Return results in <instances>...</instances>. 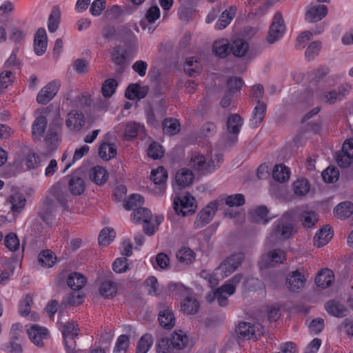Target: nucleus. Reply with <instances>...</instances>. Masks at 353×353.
<instances>
[{
	"label": "nucleus",
	"instance_id": "nucleus-1",
	"mask_svg": "<svg viewBox=\"0 0 353 353\" xmlns=\"http://www.w3.org/2000/svg\"><path fill=\"white\" fill-rule=\"evenodd\" d=\"M241 279L242 274H235L214 292L213 298L211 297V295H208V300L212 301L214 299L220 306L224 307L227 305L228 298L234 294L236 288L239 284Z\"/></svg>",
	"mask_w": 353,
	"mask_h": 353
},
{
	"label": "nucleus",
	"instance_id": "nucleus-2",
	"mask_svg": "<svg viewBox=\"0 0 353 353\" xmlns=\"http://www.w3.org/2000/svg\"><path fill=\"white\" fill-rule=\"evenodd\" d=\"M294 230L292 217L290 214L285 213L274 225L271 234L272 241L284 240L290 238Z\"/></svg>",
	"mask_w": 353,
	"mask_h": 353
},
{
	"label": "nucleus",
	"instance_id": "nucleus-3",
	"mask_svg": "<svg viewBox=\"0 0 353 353\" xmlns=\"http://www.w3.org/2000/svg\"><path fill=\"white\" fill-rule=\"evenodd\" d=\"M243 258L242 253L232 254L215 270V275L221 279L228 276L241 265Z\"/></svg>",
	"mask_w": 353,
	"mask_h": 353
},
{
	"label": "nucleus",
	"instance_id": "nucleus-4",
	"mask_svg": "<svg viewBox=\"0 0 353 353\" xmlns=\"http://www.w3.org/2000/svg\"><path fill=\"white\" fill-rule=\"evenodd\" d=\"M221 159L220 156H216L215 159L206 162L203 155L196 152L192 154L191 157L190 165L200 173H211L219 166L218 163Z\"/></svg>",
	"mask_w": 353,
	"mask_h": 353
},
{
	"label": "nucleus",
	"instance_id": "nucleus-5",
	"mask_svg": "<svg viewBox=\"0 0 353 353\" xmlns=\"http://www.w3.org/2000/svg\"><path fill=\"white\" fill-rule=\"evenodd\" d=\"M174 209L179 215L185 216L195 212L197 205L195 198L190 194L174 199Z\"/></svg>",
	"mask_w": 353,
	"mask_h": 353
},
{
	"label": "nucleus",
	"instance_id": "nucleus-6",
	"mask_svg": "<svg viewBox=\"0 0 353 353\" xmlns=\"http://www.w3.org/2000/svg\"><path fill=\"white\" fill-rule=\"evenodd\" d=\"M285 32V25L283 16L280 12L275 13L272 23L270 27L268 34L267 35V41L273 44L279 40Z\"/></svg>",
	"mask_w": 353,
	"mask_h": 353
},
{
	"label": "nucleus",
	"instance_id": "nucleus-7",
	"mask_svg": "<svg viewBox=\"0 0 353 353\" xmlns=\"http://www.w3.org/2000/svg\"><path fill=\"white\" fill-rule=\"evenodd\" d=\"M219 200L210 202L199 212L194 223L196 229L203 228L212 221L219 208Z\"/></svg>",
	"mask_w": 353,
	"mask_h": 353
},
{
	"label": "nucleus",
	"instance_id": "nucleus-8",
	"mask_svg": "<svg viewBox=\"0 0 353 353\" xmlns=\"http://www.w3.org/2000/svg\"><path fill=\"white\" fill-rule=\"evenodd\" d=\"M79 328L75 322H67L62 327V334L68 353H74V339L79 336Z\"/></svg>",
	"mask_w": 353,
	"mask_h": 353
},
{
	"label": "nucleus",
	"instance_id": "nucleus-9",
	"mask_svg": "<svg viewBox=\"0 0 353 353\" xmlns=\"http://www.w3.org/2000/svg\"><path fill=\"white\" fill-rule=\"evenodd\" d=\"M51 200L56 201L64 210H68V202L71 196L68 193L65 186L61 183L54 184L49 191Z\"/></svg>",
	"mask_w": 353,
	"mask_h": 353
},
{
	"label": "nucleus",
	"instance_id": "nucleus-10",
	"mask_svg": "<svg viewBox=\"0 0 353 353\" xmlns=\"http://www.w3.org/2000/svg\"><path fill=\"white\" fill-rule=\"evenodd\" d=\"M85 123L84 114L79 110L70 111L65 119V125L68 129L73 132H79L81 130Z\"/></svg>",
	"mask_w": 353,
	"mask_h": 353
},
{
	"label": "nucleus",
	"instance_id": "nucleus-11",
	"mask_svg": "<svg viewBox=\"0 0 353 353\" xmlns=\"http://www.w3.org/2000/svg\"><path fill=\"white\" fill-rule=\"evenodd\" d=\"M286 259L285 252L280 249H276L270 252L266 255L261 256L259 265L261 269L270 267L274 263H281Z\"/></svg>",
	"mask_w": 353,
	"mask_h": 353
},
{
	"label": "nucleus",
	"instance_id": "nucleus-12",
	"mask_svg": "<svg viewBox=\"0 0 353 353\" xmlns=\"http://www.w3.org/2000/svg\"><path fill=\"white\" fill-rule=\"evenodd\" d=\"M226 125L228 131L234 135L228 142V144L232 145L238 140L237 135L243 125V119L238 114H232L228 117Z\"/></svg>",
	"mask_w": 353,
	"mask_h": 353
},
{
	"label": "nucleus",
	"instance_id": "nucleus-13",
	"mask_svg": "<svg viewBox=\"0 0 353 353\" xmlns=\"http://www.w3.org/2000/svg\"><path fill=\"white\" fill-rule=\"evenodd\" d=\"M286 283L291 292H297L305 286V278L298 270L293 271L287 276Z\"/></svg>",
	"mask_w": 353,
	"mask_h": 353
},
{
	"label": "nucleus",
	"instance_id": "nucleus-14",
	"mask_svg": "<svg viewBox=\"0 0 353 353\" xmlns=\"http://www.w3.org/2000/svg\"><path fill=\"white\" fill-rule=\"evenodd\" d=\"M29 339L37 346H43V341L48 337V331L46 328L33 325L27 331Z\"/></svg>",
	"mask_w": 353,
	"mask_h": 353
},
{
	"label": "nucleus",
	"instance_id": "nucleus-15",
	"mask_svg": "<svg viewBox=\"0 0 353 353\" xmlns=\"http://www.w3.org/2000/svg\"><path fill=\"white\" fill-rule=\"evenodd\" d=\"M48 37L44 28H39L35 34L34 40V50L37 55H43L47 49Z\"/></svg>",
	"mask_w": 353,
	"mask_h": 353
},
{
	"label": "nucleus",
	"instance_id": "nucleus-16",
	"mask_svg": "<svg viewBox=\"0 0 353 353\" xmlns=\"http://www.w3.org/2000/svg\"><path fill=\"white\" fill-rule=\"evenodd\" d=\"M260 325H253L248 322H241L236 327L235 331L238 337L241 339H250L256 332L259 331Z\"/></svg>",
	"mask_w": 353,
	"mask_h": 353
},
{
	"label": "nucleus",
	"instance_id": "nucleus-17",
	"mask_svg": "<svg viewBox=\"0 0 353 353\" xmlns=\"http://www.w3.org/2000/svg\"><path fill=\"white\" fill-rule=\"evenodd\" d=\"M327 14V8L325 5L311 6L305 14V20L309 22H316L324 18Z\"/></svg>",
	"mask_w": 353,
	"mask_h": 353
},
{
	"label": "nucleus",
	"instance_id": "nucleus-18",
	"mask_svg": "<svg viewBox=\"0 0 353 353\" xmlns=\"http://www.w3.org/2000/svg\"><path fill=\"white\" fill-rule=\"evenodd\" d=\"M194 179V174L192 172L187 168H183L179 170L175 175V183L174 185V190H176V185L181 188H185L190 185Z\"/></svg>",
	"mask_w": 353,
	"mask_h": 353
},
{
	"label": "nucleus",
	"instance_id": "nucleus-19",
	"mask_svg": "<svg viewBox=\"0 0 353 353\" xmlns=\"http://www.w3.org/2000/svg\"><path fill=\"white\" fill-rule=\"evenodd\" d=\"M236 12V6H230L229 8L223 11L214 25L215 29L217 30H221L225 28L235 17Z\"/></svg>",
	"mask_w": 353,
	"mask_h": 353
},
{
	"label": "nucleus",
	"instance_id": "nucleus-20",
	"mask_svg": "<svg viewBox=\"0 0 353 353\" xmlns=\"http://www.w3.org/2000/svg\"><path fill=\"white\" fill-rule=\"evenodd\" d=\"M212 52L219 59L226 58L230 52V43L226 39L216 40L212 46Z\"/></svg>",
	"mask_w": 353,
	"mask_h": 353
},
{
	"label": "nucleus",
	"instance_id": "nucleus-21",
	"mask_svg": "<svg viewBox=\"0 0 353 353\" xmlns=\"http://www.w3.org/2000/svg\"><path fill=\"white\" fill-rule=\"evenodd\" d=\"M333 231L325 225L319 230L314 237V245L318 248L325 245L332 238Z\"/></svg>",
	"mask_w": 353,
	"mask_h": 353
},
{
	"label": "nucleus",
	"instance_id": "nucleus-22",
	"mask_svg": "<svg viewBox=\"0 0 353 353\" xmlns=\"http://www.w3.org/2000/svg\"><path fill=\"white\" fill-rule=\"evenodd\" d=\"M48 120L45 116L37 117L32 125V134L34 139H40L47 128Z\"/></svg>",
	"mask_w": 353,
	"mask_h": 353
},
{
	"label": "nucleus",
	"instance_id": "nucleus-23",
	"mask_svg": "<svg viewBox=\"0 0 353 353\" xmlns=\"http://www.w3.org/2000/svg\"><path fill=\"white\" fill-rule=\"evenodd\" d=\"M158 319L160 325L167 329L173 327L175 323L174 315L168 307L163 306L159 311Z\"/></svg>",
	"mask_w": 353,
	"mask_h": 353
},
{
	"label": "nucleus",
	"instance_id": "nucleus-24",
	"mask_svg": "<svg viewBox=\"0 0 353 353\" xmlns=\"http://www.w3.org/2000/svg\"><path fill=\"white\" fill-rule=\"evenodd\" d=\"M203 68L202 63L199 58L189 57L184 64V71L190 77H194L199 74Z\"/></svg>",
	"mask_w": 353,
	"mask_h": 353
},
{
	"label": "nucleus",
	"instance_id": "nucleus-25",
	"mask_svg": "<svg viewBox=\"0 0 353 353\" xmlns=\"http://www.w3.org/2000/svg\"><path fill=\"white\" fill-rule=\"evenodd\" d=\"M266 104L265 102H259L252 112V119L250 121V125L252 128L258 127L263 121L266 113Z\"/></svg>",
	"mask_w": 353,
	"mask_h": 353
},
{
	"label": "nucleus",
	"instance_id": "nucleus-26",
	"mask_svg": "<svg viewBox=\"0 0 353 353\" xmlns=\"http://www.w3.org/2000/svg\"><path fill=\"white\" fill-rule=\"evenodd\" d=\"M8 202L11 204V211L14 213H20L26 205V199L23 194L15 192L10 195Z\"/></svg>",
	"mask_w": 353,
	"mask_h": 353
},
{
	"label": "nucleus",
	"instance_id": "nucleus-27",
	"mask_svg": "<svg viewBox=\"0 0 353 353\" xmlns=\"http://www.w3.org/2000/svg\"><path fill=\"white\" fill-rule=\"evenodd\" d=\"M334 279V275L332 270L325 269L319 272L315 278V282L319 287L327 288L330 286Z\"/></svg>",
	"mask_w": 353,
	"mask_h": 353
},
{
	"label": "nucleus",
	"instance_id": "nucleus-28",
	"mask_svg": "<svg viewBox=\"0 0 353 353\" xmlns=\"http://www.w3.org/2000/svg\"><path fill=\"white\" fill-rule=\"evenodd\" d=\"M325 310L332 316L336 317H343L346 316V309L340 303L332 300L329 301L325 305Z\"/></svg>",
	"mask_w": 353,
	"mask_h": 353
},
{
	"label": "nucleus",
	"instance_id": "nucleus-29",
	"mask_svg": "<svg viewBox=\"0 0 353 353\" xmlns=\"http://www.w3.org/2000/svg\"><path fill=\"white\" fill-rule=\"evenodd\" d=\"M168 179V173L163 166H159L157 169L151 171V179L157 185H160V192H163L165 189L164 183Z\"/></svg>",
	"mask_w": 353,
	"mask_h": 353
},
{
	"label": "nucleus",
	"instance_id": "nucleus-30",
	"mask_svg": "<svg viewBox=\"0 0 353 353\" xmlns=\"http://www.w3.org/2000/svg\"><path fill=\"white\" fill-rule=\"evenodd\" d=\"M86 283L85 276L78 272L71 273L67 279L68 285L73 290H81Z\"/></svg>",
	"mask_w": 353,
	"mask_h": 353
},
{
	"label": "nucleus",
	"instance_id": "nucleus-31",
	"mask_svg": "<svg viewBox=\"0 0 353 353\" xmlns=\"http://www.w3.org/2000/svg\"><path fill=\"white\" fill-rule=\"evenodd\" d=\"M230 52L237 57H243L248 50V43L242 39H234L230 44Z\"/></svg>",
	"mask_w": 353,
	"mask_h": 353
},
{
	"label": "nucleus",
	"instance_id": "nucleus-32",
	"mask_svg": "<svg viewBox=\"0 0 353 353\" xmlns=\"http://www.w3.org/2000/svg\"><path fill=\"white\" fill-rule=\"evenodd\" d=\"M334 213L341 219L350 217L353 214V203L349 201L340 203L335 207Z\"/></svg>",
	"mask_w": 353,
	"mask_h": 353
},
{
	"label": "nucleus",
	"instance_id": "nucleus-33",
	"mask_svg": "<svg viewBox=\"0 0 353 353\" xmlns=\"http://www.w3.org/2000/svg\"><path fill=\"white\" fill-rule=\"evenodd\" d=\"M170 341L172 347H174L175 350H179L186 347L188 343V337L183 331L179 330L172 334Z\"/></svg>",
	"mask_w": 353,
	"mask_h": 353
},
{
	"label": "nucleus",
	"instance_id": "nucleus-34",
	"mask_svg": "<svg viewBox=\"0 0 353 353\" xmlns=\"http://www.w3.org/2000/svg\"><path fill=\"white\" fill-rule=\"evenodd\" d=\"M90 178L97 185H102L108 179V172L106 170L101 166L92 168L90 172Z\"/></svg>",
	"mask_w": 353,
	"mask_h": 353
},
{
	"label": "nucleus",
	"instance_id": "nucleus-35",
	"mask_svg": "<svg viewBox=\"0 0 353 353\" xmlns=\"http://www.w3.org/2000/svg\"><path fill=\"white\" fill-rule=\"evenodd\" d=\"M144 130V126L139 123L129 122L126 123L124 132L125 139L130 141L135 138L139 133Z\"/></svg>",
	"mask_w": 353,
	"mask_h": 353
},
{
	"label": "nucleus",
	"instance_id": "nucleus-36",
	"mask_svg": "<svg viewBox=\"0 0 353 353\" xmlns=\"http://www.w3.org/2000/svg\"><path fill=\"white\" fill-rule=\"evenodd\" d=\"M151 218V212L145 208H137L132 214V221L137 223H148Z\"/></svg>",
	"mask_w": 353,
	"mask_h": 353
},
{
	"label": "nucleus",
	"instance_id": "nucleus-37",
	"mask_svg": "<svg viewBox=\"0 0 353 353\" xmlns=\"http://www.w3.org/2000/svg\"><path fill=\"white\" fill-rule=\"evenodd\" d=\"M163 130L169 136L176 134L180 131V123L176 119H165L162 123Z\"/></svg>",
	"mask_w": 353,
	"mask_h": 353
},
{
	"label": "nucleus",
	"instance_id": "nucleus-38",
	"mask_svg": "<svg viewBox=\"0 0 353 353\" xmlns=\"http://www.w3.org/2000/svg\"><path fill=\"white\" fill-rule=\"evenodd\" d=\"M99 154L101 158L108 161L117 155L115 145L110 143H102L99 149Z\"/></svg>",
	"mask_w": 353,
	"mask_h": 353
},
{
	"label": "nucleus",
	"instance_id": "nucleus-39",
	"mask_svg": "<svg viewBox=\"0 0 353 353\" xmlns=\"http://www.w3.org/2000/svg\"><path fill=\"white\" fill-rule=\"evenodd\" d=\"M117 291V284L109 280L103 281L99 287V292L105 298H110L115 296Z\"/></svg>",
	"mask_w": 353,
	"mask_h": 353
},
{
	"label": "nucleus",
	"instance_id": "nucleus-40",
	"mask_svg": "<svg viewBox=\"0 0 353 353\" xmlns=\"http://www.w3.org/2000/svg\"><path fill=\"white\" fill-rule=\"evenodd\" d=\"M125 50L128 54H134L138 51L139 42L137 37L130 31L123 39Z\"/></svg>",
	"mask_w": 353,
	"mask_h": 353
},
{
	"label": "nucleus",
	"instance_id": "nucleus-41",
	"mask_svg": "<svg viewBox=\"0 0 353 353\" xmlns=\"http://www.w3.org/2000/svg\"><path fill=\"white\" fill-rule=\"evenodd\" d=\"M56 260L57 257L54 254L49 250H43L38 256L39 263L45 268L52 267L55 264Z\"/></svg>",
	"mask_w": 353,
	"mask_h": 353
},
{
	"label": "nucleus",
	"instance_id": "nucleus-42",
	"mask_svg": "<svg viewBox=\"0 0 353 353\" xmlns=\"http://www.w3.org/2000/svg\"><path fill=\"white\" fill-rule=\"evenodd\" d=\"M128 54L127 50H122L120 46H117L111 52L112 61L117 65H123L126 62Z\"/></svg>",
	"mask_w": 353,
	"mask_h": 353
},
{
	"label": "nucleus",
	"instance_id": "nucleus-43",
	"mask_svg": "<svg viewBox=\"0 0 353 353\" xmlns=\"http://www.w3.org/2000/svg\"><path fill=\"white\" fill-rule=\"evenodd\" d=\"M290 169L282 164L275 165L272 172L273 178L279 182L288 181L290 178Z\"/></svg>",
	"mask_w": 353,
	"mask_h": 353
},
{
	"label": "nucleus",
	"instance_id": "nucleus-44",
	"mask_svg": "<svg viewBox=\"0 0 353 353\" xmlns=\"http://www.w3.org/2000/svg\"><path fill=\"white\" fill-rule=\"evenodd\" d=\"M69 189L72 194L80 195L84 192L85 182L79 176H72L69 181Z\"/></svg>",
	"mask_w": 353,
	"mask_h": 353
},
{
	"label": "nucleus",
	"instance_id": "nucleus-45",
	"mask_svg": "<svg viewBox=\"0 0 353 353\" xmlns=\"http://www.w3.org/2000/svg\"><path fill=\"white\" fill-rule=\"evenodd\" d=\"M183 310L189 314H195L199 308V303L198 301L194 297L187 295V297L181 303Z\"/></svg>",
	"mask_w": 353,
	"mask_h": 353
},
{
	"label": "nucleus",
	"instance_id": "nucleus-46",
	"mask_svg": "<svg viewBox=\"0 0 353 353\" xmlns=\"http://www.w3.org/2000/svg\"><path fill=\"white\" fill-rule=\"evenodd\" d=\"M61 19V12L58 7H54L49 16L48 28L49 32H54L59 27Z\"/></svg>",
	"mask_w": 353,
	"mask_h": 353
},
{
	"label": "nucleus",
	"instance_id": "nucleus-47",
	"mask_svg": "<svg viewBox=\"0 0 353 353\" xmlns=\"http://www.w3.org/2000/svg\"><path fill=\"white\" fill-rule=\"evenodd\" d=\"M116 236L115 231L110 228H103L99 235V243L100 245L106 246L114 240Z\"/></svg>",
	"mask_w": 353,
	"mask_h": 353
},
{
	"label": "nucleus",
	"instance_id": "nucleus-48",
	"mask_svg": "<svg viewBox=\"0 0 353 353\" xmlns=\"http://www.w3.org/2000/svg\"><path fill=\"white\" fill-rule=\"evenodd\" d=\"M178 261L184 264H190L194 260V253L189 248L183 247L176 252Z\"/></svg>",
	"mask_w": 353,
	"mask_h": 353
},
{
	"label": "nucleus",
	"instance_id": "nucleus-49",
	"mask_svg": "<svg viewBox=\"0 0 353 353\" xmlns=\"http://www.w3.org/2000/svg\"><path fill=\"white\" fill-rule=\"evenodd\" d=\"M293 189L295 194L303 196L310 191V185L307 179H299L293 183Z\"/></svg>",
	"mask_w": 353,
	"mask_h": 353
},
{
	"label": "nucleus",
	"instance_id": "nucleus-50",
	"mask_svg": "<svg viewBox=\"0 0 353 353\" xmlns=\"http://www.w3.org/2000/svg\"><path fill=\"white\" fill-rule=\"evenodd\" d=\"M345 93L341 92L339 90H327L324 92L321 97V100L325 103H334L336 101H340L343 99Z\"/></svg>",
	"mask_w": 353,
	"mask_h": 353
},
{
	"label": "nucleus",
	"instance_id": "nucleus-51",
	"mask_svg": "<svg viewBox=\"0 0 353 353\" xmlns=\"http://www.w3.org/2000/svg\"><path fill=\"white\" fill-rule=\"evenodd\" d=\"M15 76L10 69H4L0 73V88H8L12 85Z\"/></svg>",
	"mask_w": 353,
	"mask_h": 353
},
{
	"label": "nucleus",
	"instance_id": "nucleus-52",
	"mask_svg": "<svg viewBox=\"0 0 353 353\" xmlns=\"http://www.w3.org/2000/svg\"><path fill=\"white\" fill-rule=\"evenodd\" d=\"M152 343V336L150 334H144L139 341L137 347V353H147Z\"/></svg>",
	"mask_w": 353,
	"mask_h": 353
},
{
	"label": "nucleus",
	"instance_id": "nucleus-53",
	"mask_svg": "<svg viewBox=\"0 0 353 353\" xmlns=\"http://www.w3.org/2000/svg\"><path fill=\"white\" fill-rule=\"evenodd\" d=\"M268 213V211L265 206H259L252 212V219L255 222L265 224L269 221V219H267Z\"/></svg>",
	"mask_w": 353,
	"mask_h": 353
},
{
	"label": "nucleus",
	"instance_id": "nucleus-54",
	"mask_svg": "<svg viewBox=\"0 0 353 353\" xmlns=\"http://www.w3.org/2000/svg\"><path fill=\"white\" fill-rule=\"evenodd\" d=\"M168 288L169 292L173 295L185 296L190 294V290L182 283H170Z\"/></svg>",
	"mask_w": 353,
	"mask_h": 353
},
{
	"label": "nucleus",
	"instance_id": "nucleus-55",
	"mask_svg": "<svg viewBox=\"0 0 353 353\" xmlns=\"http://www.w3.org/2000/svg\"><path fill=\"white\" fill-rule=\"evenodd\" d=\"M157 353H172L174 347H172L170 339L167 337L161 338L156 345Z\"/></svg>",
	"mask_w": 353,
	"mask_h": 353
},
{
	"label": "nucleus",
	"instance_id": "nucleus-56",
	"mask_svg": "<svg viewBox=\"0 0 353 353\" xmlns=\"http://www.w3.org/2000/svg\"><path fill=\"white\" fill-rule=\"evenodd\" d=\"M129 347V338L125 334L120 335L116 342L114 353H126Z\"/></svg>",
	"mask_w": 353,
	"mask_h": 353
},
{
	"label": "nucleus",
	"instance_id": "nucleus-57",
	"mask_svg": "<svg viewBox=\"0 0 353 353\" xmlns=\"http://www.w3.org/2000/svg\"><path fill=\"white\" fill-rule=\"evenodd\" d=\"M317 215L312 211H305L301 214V221L303 225L305 228H312L317 222Z\"/></svg>",
	"mask_w": 353,
	"mask_h": 353
},
{
	"label": "nucleus",
	"instance_id": "nucleus-58",
	"mask_svg": "<svg viewBox=\"0 0 353 353\" xmlns=\"http://www.w3.org/2000/svg\"><path fill=\"white\" fill-rule=\"evenodd\" d=\"M32 297L28 294L19 303V312L23 316H28L30 313Z\"/></svg>",
	"mask_w": 353,
	"mask_h": 353
},
{
	"label": "nucleus",
	"instance_id": "nucleus-59",
	"mask_svg": "<svg viewBox=\"0 0 353 353\" xmlns=\"http://www.w3.org/2000/svg\"><path fill=\"white\" fill-rule=\"evenodd\" d=\"M339 176V171L336 168L328 167L322 172V177L326 183H334Z\"/></svg>",
	"mask_w": 353,
	"mask_h": 353
},
{
	"label": "nucleus",
	"instance_id": "nucleus-60",
	"mask_svg": "<svg viewBox=\"0 0 353 353\" xmlns=\"http://www.w3.org/2000/svg\"><path fill=\"white\" fill-rule=\"evenodd\" d=\"M321 48V43L319 41H315L310 43L307 48L305 56L307 61H310L314 59L317 56Z\"/></svg>",
	"mask_w": 353,
	"mask_h": 353
},
{
	"label": "nucleus",
	"instance_id": "nucleus-61",
	"mask_svg": "<svg viewBox=\"0 0 353 353\" xmlns=\"http://www.w3.org/2000/svg\"><path fill=\"white\" fill-rule=\"evenodd\" d=\"M56 90H41L37 97V101L41 104H47L57 94Z\"/></svg>",
	"mask_w": 353,
	"mask_h": 353
},
{
	"label": "nucleus",
	"instance_id": "nucleus-62",
	"mask_svg": "<svg viewBox=\"0 0 353 353\" xmlns=\"http://www.w3.org/2000/svg\"><path fill=\"white\" fill-rule=\"evenodd\" d=\"M164 150L163 147L157 142L152 143L148 149V156L153 159H159L163 157Z\"/></svg>",
	"mask_w": 353,
	"mask_h": 353
},
{
	"label": "nucleus",
	"instance_id": "nucleus-63",
	"mask_svg": "<svg viewBox=\"0 0 353 353\" xmlns=\"http://www.w3.org/2000/svg\"><path fill=\"white\" fill-rule=\"evenodd\" d=\"M329 72V68L327 66H320L311 72L310 78L311 82L318 83L321 81Z\"/></svg>",
	"mask_w": 353,
	"mask_h": 353
},
{
	"label": "nucleus",
	"instance_id": "nucleus-64",
	"mask_svg": "<svg viewBox=\"0 0 353 353\" xmlns=\"http://www.w3.org/2000/svg\"><path fill=\"white\" fill-rule=\"evenodd\" d=\"M225 203L230 207L241 206L245 203V197L242 194H232L225 197Z\"/></svg>",
	"mask_w": 353,
	"mask_h": 353
}]
</instances>
